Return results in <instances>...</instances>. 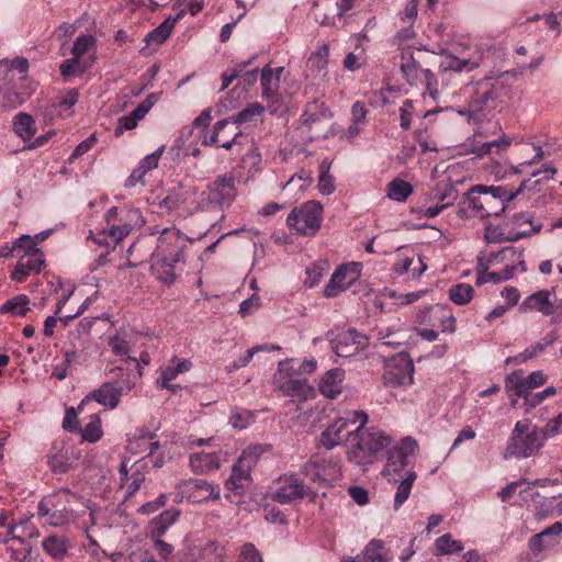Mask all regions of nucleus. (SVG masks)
<instances>
[{
	"label": "nucleus",
	"mask_w": 562,
	"mask_h": 562,
	"mask_svg": "<svg viewBox=\"0 0 562 562\" xmlns=\"http://www.w3.org/2000/svg\"><path fill=\"white\" fill-rule=\"evenodd\" d=\"M513 97L512 79L503 74L484 77L472 86L468 112L474 120H481L495 111H502Z\"/></svg>",
	"instance_id": "1"
},
{
	"label": "nucleus",
	"mask_w": 562,
	"mask_h": 562,
	"mask_svg": "<svg viewBox=\"0 0 562 562\" xmlns=\"http://www.w3.org/2000/svg\"><path fill=\"white\" fill-rule=\"evenodd\" d=\"M541 181L542 179L529 178L522 181L515 191H510L504 186L475 184L468 190L464 196L475 216L481 218L499 216L508 202L525 190L535 189Z\"/></svg>",
	"instance_id": "2"
},
{
	"label": "nucleus",
	"mask_w": 562,
	"mask_h": 562,
	"mask_svg": "<svg viewBox=\"0 0 562 562\" xmlns=\"http://www.w3.org/2000/svg\"><path fill=\"white\" fill-rule=\"evenodd\" d=\"M368 422L364 411H353V462L361 465L375 462L391 445V438L376 426L367 427Z\"/></svg>",
	"instance_id": "3"
},
{
	"label": "nucleus",
	"mask_w": 562,
	"mask_h": 562,
	"mask_svg": "<svg viewBox=\"0 0 562 562\" xmlns=\"http://www.w3.org/2000/svg\"><path fill=\"white\" fill-rule=\"evenodd\" d=\"M266 451L267 446L265 445H255L244 449L233 465L232 474L226 481V487L232 490L248 488L251 482V470Z\"/></svg>",
	"instance_id": "4"
},
{
	"label": "nucleus",
	"mask_w": 562,
	"mask_h": 562,
	"mask_svg": "<svg viewBox=\"0 0 562 562\" xmlns=\"http://www.w3.org/2000/svg\"><path fill=\"white\" fill-rule=\"evenodd\" d=\"M401 72L411 86H424L429 95L437 100L439 97L438 81L429 69L422 68L419 59L413 54H402Z\"/></svg>",
	"instance_id": "5"
},
{
	"label": "nucleus",
	"mask_w": 562,
	"mask_h": 562,
	"mask_svg": "<svg viewBox=\"0 0 562 562\" xmlns=\"http://www.w3.org/2000/svg\"><path fill=\"white\" fill-rule=\"evenodd\" d=\"M322 211L319 203L307 202L292 210L286 217V224L301 235L313 236L319 229Z\"/></svg>",
	"instance_id": "6"
},
{
	"label": "nucleus",
	"mask_w": 562,
	"mask_h": 562,
	"mask_svg": "<svg viewBox=\"0 0 562 562\" xmlns=\"http://www.w3.org/2000/svg\"><path fill=\"white\" fill-rule=\"evenodd\" d=\"M547 375L543 371H533L528 376H524L521 370H516L505 378V391L512 397V405L515 406L517 400L514 397H526L533 389L543 385Z\"/></svg>",
	"instance_id": "7"
},
{
	"label": "nucleus",
	"mask_w": 562,
	"mask_h": 562,
	"mask_svg": "<svg viewBox=\"0 0 562 562\" xmlns=\"http://www.w3.org/2000/svg\"><path fill=\"white\" fill-rule=\"evenodd\" d=\"M407 467V458L403 452L392 449L389 453L387 463L383 470V475L389 482L397 485V492H411L412 485L416 480V473L413 471H404Z\"/></svg>",
	"instance_id": "8"
},
{
	"label": "nucleus",
	"mask_w": 562,
	"mask_h": 562,
	"mask_svg": "<svg viewBox=\"0 0 562 562\" xmlns=\"http://www.w3.org/2000/svg\"><path fill=\"white\" fill-rule=\"evenodd\" d=\"M351 8V0H322L314 1L312 14L322 25L345 26L347 20L345 12Z\"/></svg>",
	"instance_id": "9"
},
{
	"label": "nucleus",
	"mask_w": 562,
	"mask_h": 562,
	"mask_svg": "<svg viewBox=\"0 0 562 562\" xmlns=\"http://www.w3.org/2000/svg\"><path fill=\"white\" fill-rule=\"evenodd\" d=\"M186 249L187 244L183 234L176 227H165L157 239V247L153 256L184 261Z\"/></svg>",
	"instance_id": "10"
},
{
	"label": "nucleus",
	"mask_w": 562,
	"mask_h": 562,
	"mask_svg": "<svg viewBox=\"0 0 562 562\" xmlns=\"http://www.w3.org/2000/svg\"><path fill=\"white\" fill-rule=\"evenodd\" d=\"M384 380L392 386L411 385L414 381V363L409 355L400 352L385 367Z\"/></svg>",
	"instance_id": "11"
},
{
	"label": "nucleus",
	"mask_w": 562,
	"mask_h": 562,
	"mask_svg": "<svg viewBox=\"0 0 562 562\" xmlns=\"http://www.w3.org/2000/svg\"><path fill=\"white\" fill-rule=\"evenodd\" d=\"M273 383L283 395L296 398L299 402L312 400L316 395L315 389L307 383L306 379H294L279 372Z\"/></svg>",
	"instance_id": "12"
},
{
	"label": "nucleus",
	"mask_w": 562,
	"mask_h": 562,
	"mask_svg": "<svg viewBox=\"0 0 562 562\" xmlns=\"http://www.w3.org/2000/svg\"><path fill=\"white\" fill-rule=\"evenodd\" d=\"M207 188L209 200L221 207L231 205L237 195L236 180L228 173L218 176Z\"/></svg>",
	"instance_id": "13"
},
{
	"label": "nucleus",
	"mask_w": 562,
	"mask_h": 562,
	"mask_svg": "<svg viewBox=\"0 0 562 562\" xmlns=\"http://www.w3.org/2000/svg\"><path fill=\"white\" fill-rule=\"evenodd\" d=\"M543 441L542 432L535 427L524 436L510 437L507 451L517 458H528L542 447Z\"/></svg>",
	"instance_id": "14"
},
{
	"label": "nucleus",
	"mask_w": 562,
	"mask_h": 562,
	"mask_svg": "<svg viewBox=\"0 0 562 562\" xmlns=\"http://www.w3.org/2000/svg\"><path fill=\"white\" fill-rule=\"evenodd\" d=\"M541 228L542 225L540 223L528 231H514L508 222L503 225L488 224L485 227V239L487 243L516 241L539 233Z\"/></svg>",
	"instance_id": "15"
},
{
	"label": "nucleus",
	"mask_w": 562,
	"mask_h": 562,
	"mask_svg": "<svg viewBox=\"0 0 562 562\" xmlns=\"http://www.w3.org/2000/svg\"><path fill=\"white\" fill-rule=\"evenodd\" d=\"M351 437V427L348 419L334 420L321 435L318 445L329 450L342 445Z\"/></svg>",
	"instance_id": "16"
},
{
	"label": "nucleus",
	"mask_w": 562,
	"mask_h": 562,
	"mask_svg": "<svg viewBox=\"0 0 562 562\" xmlns=\"http://www.w3.org/2000/svg\"><path fill=\"white\" fill-rule=\"evenodd\" d=\"M307 474L313 481H318L324 488L334 487L333 482L340 476V465L336 462L322 465L317 458H312L306 465Z\"/></svg>",
	"instance_id": "17"
},
{
	"label": "nucleus",
	"mask_w": 562,
	"mask_h": 562,
	"mask_svg": "<svg viewBox=\"0 0 562 562\" xmlns=\"http://www.w3.org/2000/svg\"><path fill=\"white\" fill-rule=\"evenodd\" d=\"M122 393L123 387L119 386L116 382H105L99 389L91 392L85 400H82L78 409L81 408L86 401L90 400H93L99 404L113 409L119 405Z\"/></svg>",
	"instance_id": "18"
},
{
	"label": "nucleus",
	"mask_w": 562,
	"mask_h": 562,
	"mask_svg": "<svg viewBox=\"0 0 562 562\" xmlns=\"http://www.w3.org/2000/svg\"><path fill=\"white\" fill-rule=\"evenodd\" d=\"M551 292L549 290H540L527 296L519 305L521 313L537 311L543 316H552L555 314L553 301L550 300Z\"/></svg>",
	"instance_id": "19"
},
{
	"label": "nucleus",
	"mask_w": 562,
	"mask_h": 562,
	"mask_svg": "<svg viewBox=\"0 0 562 562\" xmlns=\"http://www.w3.org/2000/svg\"><path fill=\"white\" fill-rule=\"evenodd\" d=\"M71 541L63 535H49L42 541L43 551L55 561H63L70 555Z\"/></svg>",
	"instance_id": "20"
},
{
	"label": "nucleus",
	"mask_w": 562,
	"mask_h": 562,
	"mask_svg": "<svg viewBox=\"0 0 562 562\" xmlns=\"http://www.w3.org/2000/svg\"><path fill=\"white\" fill-rule=\"evenodd\" d=\"M223 452H195L190 454L189 465L194 473H209L211 471L220 469L224 461Z\"/></svg>",
	"instance_id": "21"
},
{
	"label": "nucleus",
	"mask_w": 562,
	"mask_h": 562,
	"mask_svg": "<svg viewBox=\"0 0 562 562\" xmlns=\"http://www.w3.org/2000/svg\"><path fill=\"white\" fill-rule=\"evenodd\" d=\"M183 262L173 258L153 256L151 272L161 283L171 285L178 277V265Z\"/></svg>",
	"instance_id": "22"
},
{
	"label": "nucleus",
	"mask_w": 562,
	"mask_h": 562,
	"mask_svg": "<svg viewBox=\"0 0 562 562\" xmlns=\"http://www.w3.org/2000/svg\"><path fill=\"white\" fill-rule=\"evenodd\" d=\"M532 502L536 508V515L539 518H546L554 515H562V494L550 497L543 494H535Z\"/></svg>",
	"instance_id": "23"
},
{
	"label": "nucleus",
	"mask_w": 562,
	"mask_h": 562,
	"mask_svg": "<svg viewBox=\"0 0 562 562\" xmlns=\"http://www.w3.org/2000/svg\"><path fill=\"white\" fill-rule=\"evenodd\" d=\"M261 97L270 104L279 101V79L271 75V67L265 66L260 71Z\"/></svg>",
	"instance_id": "24"
},
{
	"label": "nucleus",
	"mask_w": 562,
	"mask_h": 562,
	"mask_svg": "<svg viewBox=\"0 0 562 562\" xmlns=\"http://www.w3.org/2000/svg\"><path fill=\"white\" fill-rule=\"evenodd\" d=\"M344 372L340 369L328 370L319 382V392L328 397L336 398L341 392Z\"/></svg>",
	"instance_id": "25"
},
{
	"label": "nucleus",
	"mask_w": 562,
	"mask_h": 562,
	"mask_svg": "<svg viewBox=\"0 0 562 562\" xmlns=\"http://www.w3.org/2000/svg\"><path fill=\"white\" fill-rule=\"evenodd\" d=\"M186 14L184 10H180L179 13L176 16H169L162 23H160L156 29H154L151 32H149L144 41L147 44L156 43L161 44L164 43L171 34L176 23L182 19Z\"/></svg>",
	"instance_id": "26"
},
{
	"label": "nucleus",
	"mask_w": 562,
	"mask_h": 562,
	"mask_svg": "<svg viewBox=\"0 0 562 562\" xmlns=\"http://www.w3.org/2000/svg\"><path fill=\"white\" fill-rule=\"evenodd\" d=\"M226 553L225 547L216 540H211L203 547L194 546L191 554L209 562H223Z\"/></svg>",
	"instance_id": "27"
},
{
	"label": "nucleus",
	"mask_w": 562,
	"mask_h": 562,
	"mask_svg": "<svg viewBox=\"0 0 562 562\" xmlns=\"http://www.w3.org/2000/svg\"><path fill=\"white\" fill-rule=\"evenodd\" d=\"M180 512L175 508L162 512L159 516L151 520L149 537H162L168 528L178 520Z\"/></svg>",
	"instance_id": "28"
},
{
	"label": "nucleus",
	"mask_w": 562,
	"mask_h": 562,
	"mask_svg": "<svg viewBox=\"0 0 562 562\" xmlns=\"http://www.w3.org/2000/svg\"><path fill=\"white\" fill-rule=\"evenodd\" d=\"M13 131L24 142L31 140L36 133L35 120L31 114L20 112L13 119Z\"/></svg>",
	"instance_id": "29"
},
{
	"label": "nucleus",
	"mask_w": 562,
	"mask_h": 562,
	"mask_svg": "<svg viewBox=\"0 0 562 562\" xmlns=\"http://www.w3.org/2000/svg\"><path fill=\"white\" fill-rule=\"evenodd\" d=\"M351 269L350 263H344L337 268L333 273L328 284L324 290V295L327 297L337 296L340 292L345 291L350 282H345L348 270Z\"/></svg>",
	"instance_id": "30"
},
{
	"label": "nucleus",
	"mask_w": 562,
	"mask_h": 562,
	"mask_svg": "<svg viewBox=\"0 0 562 562\" xmlns=\"http://www.w3.org/2000/svg\"><path fill=\"white\" fill-rule=\"evenodd\" d=\"M328 52V45L324 44L317 52L310 56L306 61V69L312 76L323 77L326 75Z\"/></svg>",
	"instance_id": "31"
},
{
	"label": "nucleus",
	"mask_w": 562,
	"mask_h": 562,
	"mask_svg": "<svg viewBox=\"0 0 562 562\" xmlns=\"http://www.w3.org/2000/svg\"><path fill=\"white\" fill-rule=\"evenodd\" d=\"M385 549L384 542L379 539H372L363 551L353 557V562H384Z\"/></svg>",
	"instance_id": "32"
},
{
	"label": "nucleus",
	"mask_w": 562,
	"mask_h": 562,
	"mask_svg": "<svg viewBox=\"0 0 562 562\" xmlns=\"http://www.w3.org/2000/svg\"><path fill=\"white\" fill-rule=\"evenodd\" d=\"M522 250H518L515 247H504L497 252H493L488 256V263H499L506 260L514 261L517 268H520L521 272L526 271L525 261L521 260Z\"/></svg>",
	"instance_id": "33"
},
{
	"label": "nucleus",
	"mask_w": 562,
	"mask_h": 562,
	"mask_svg": "<svg viewBox=\"0 0 562 562\" xmlns=\"http://www.w3.org/2000/svg\"><path fill=\"white\" fill-rule=\"evenodd\" d=\"M70 454H74L72 448L61 449L59 452L48 457V465L54 473H66L72 467Z\"/></svg>",
	"instance_id": "34"
},
{
	"label": "nucleus",
	"mask_w": 562,
	"mask_h": 562,
	"mask_svg": "<svg viewBox=\"0 0 562 562\" xmlns=\"http://www.w3.org/2000/svg\"><path fill=\"white\" fill-rule=\"evenodd\" d=\"M30 299L25 294L16 295L5 301L0 306L1 314H10L13 316H24L29 311Z\"/></svg>",
	"instance_id": "35"
},
{
	"label": "nucleus",
	"mask_w": 562,
	"mask_h": 562,
	"mask_svg": "<svg viewBox=\"0 0 562 562\" xmlns=\"http://www.w3.org/2000/svg\"><path fill=\"white\" fill-rule=\"evenodd\" d=\"M265 112V106L258 102L248 104L245 109L239 111L236 115L229 117V122L236 125L257 121Z\"/></svg>",
	"instance_id": "36"
},
{
	"label": "nucleus",
	"mask_w": 562,
	"mask_h": 562,
	"mask_svg": "<svg viewBox=\"0 0 562 562\" xmlns=\"http://www.w3.org/2000/svg\"><path fill=\"white\" fill-rule=\"evenodd\" d=\"M316 369V361L304 360L297 367L293 360H283L279 362L278 370L281 374L293 376L294 374L311 373Z\"/></svg>",
	"instance_id": "37"
},
{
	"label": "nucleus",
	"mask_w": 562,
	"mask_h": 562,
	"mask_svg": "<svg viewBox=\"0 0 562 562\" xmlns=\"http://www.w3.org/2000/svg\"><path fill=\"white\" fill-rule=\"evenodd\" d=\"M440 70L461 72L463 70H472L476 67L475 63H471L470 59H460L451 54H445L440 61Z\"/></svg>",
	"instance_id": "38"
},
{
	"label": "nucleus",
	"mask_w": 562,
	"mask_h": 562,
	"mask_svg": "<svg viewBox=\"0 0 562 562\" xmlns=\"http://www.w3.org/2000/svg\"><path fill=\"white\" fill-rule=\"evenodd\" d=\"M435 549L437 554L447 555L463 551V544L453 539L450 533H445L436 539Z\"/></svg>",
	"instance_id": "39"
},
{
	"label": "nucleus",
	"mask_w": 562,
	"mask_h": 562,
	"mask_svg": "<svg viewBox=\"0 0 562 562\" xmlns=\"http://www.w3.org/2000/svg\"><path fill=\"white\" fill-rule=\"evenodd\" d=\"M413 193L411 183L402 179H394L387 184V196L394 201H405Z\"/></svg>",
	"instance_id": "40"
},
{
	"label": "nucleus",
	"mask_w": 562,
	"mask_h": 562,
	"mask_svg": "<svg viewBox=\"0 0 562 562\" xmlns=\"http://www.w3.org/2000/svg\"><path fill=\"white\" fill-rule=\"evenodd\" d=\"M474 289L468 283H458L452 285L449 290V299L458 304L465 305L473 297Z\"/></svg>",
	"instance_id": "41"
},
{
	"label": "nucleus",
	"mask_w": 562,
	"mask_h": 562,
	"mask_svg": "<svg viewBox=\"0 0 562 562\" xmlns=\"http://www.w3.org/2000/svg\"><path fill=\"white\" fill-rule=\"evenodd\" d=\"M328 270V262L325 260H319L314 263H312L310 267L306 268V279L304 280V284L308 288L316 286L324 274Z\"/></svg>",
	"instance_id": "42"
},
{
	"label": "nucleus",
	"mask_w": 562,
	"mask_h": 562,
	"mask_svg": "<svg viewBox=\"0 0 562 562\" xmlns=\"http://www.w3.org/2000/svg\"><path fill=\"white\" fill-rule=\"evenodd\" d=\"M81 437L85 441L88 442H97L101 439L103 432L101 429V420L98 416L92 415L91 420L85 426V428L79 430Z\"/></svg>",
	"instance_id": "43"
},
{
	"label": "nucleus",
	"mask_w": 562,
	"mask_h": 562,
	"mask_svg": "<svg viewBox=\"0 0 562 562\" xmlns=\"http://www.w3.org/2000/svg\"><path fill=\"white\" fill-rule=\"evenodd\" d=\"M370 42L369 37L364 33H360L356 37V44L353 46V70L362 67L367 63L366 47Z\"/></svg>",
	"instance_id": "44"
},
{
	"label": "nucleus",
	"mask_w": 562,
	"mask_h": 562,
	"mask_svg": "<svg viewBox=\"0 0 562 562\" xmlns=\"http://www.w3.org/2000/svg\"><path fill=\"white\" fill-rule=\"evenodd\" d=\"M318 190L324 195H329L334 192V178L329 173V164L326 160H323L319 165V179H318Z\"/></svg>",
	"instance_id": "45"
},
{
	"label": "nucleus",
	"mask_w": 562,
	"mask_h": 562,
	"mask_svg": "<svg viewBox=\"0 0 562 562\" xmlns=\"http://www.w3.org/2000/svg\"><path fill=\"white\" fill-rule=\"evenodd\" d=\"M303 482L296 475L284 474L277 480L274 492H286L288 488H292L293 492H303Z\"/></svg>",
	"instance_id": "46"
},
{
	"label": "nucleus",
	"mask_w": 562,
	"mask_h": 562,
	"mask_svg": "<svg viewBox=\"0 0 562 562\" xmlns=\"http://www.w3.org/2000/svg\"><path fill=\"white\" fill-rule=\"evenodd\" d=\"M254 422V414L247 409L235 408L232 411L229 424L235 429H245Z\"/></svg>",
	"instance_id": "47"
},
{
	"label": "nucleus",
	"mask_w": 562,
	"mask_h": 562,
	"mask_svg": "<svg viewBox=\"0 0 562 562\" xmlns=\"http://www.w3.org/2000/svg\"><path fill=\"white\" fill-rule=\"evenodd\" d=\"M192 363L190 360L183 359L176 366H168L160 371V381L175 380L180 373L187 372L191 369Z\"/></svg>",
	"instance_id": "48"
},
{
	"label": "nucleus",
	"mask_w": 562,
	"mask_h": 562,
	"mask_svg": "<svg viewBox=\"0 0 562 562\" xmlns=\"http://www.w3.org/2000/svg\"><path fill=\"white\" fill-rule=\"evenodd\" d=\"M177 488L183 490V492H198L200 490H205L206 492H214L215 486L207 483L203 479H188L180 481L177 485Z\"/></svg>",
	"instance_id": "49"
},
{
	"label": "nucleus",
	"mask_w": 562,
	"mask_h": 562,
	"mask_svg": "<svg viewBox=\"0 0 562 562\" xmlns=\"http://www.w3.org/2000/svg\"><path fill=\"white\" fill-rule=\"evenodd\" d=\"M458 195V190L451 183H446L437 187L435 198L448 207L457 201Z\"/></svg>",
	"instance_id": "50"
},
{
	"label": "nucleus",
	"mask_w": 562,
	"mask_h": 562,
	"mask_svg": "<svg viewBox=\"0 0 562 562\" xmlns=\"http://www.w3.org/2000/svg\"><path fill=\"white\" fill-rule=\"evenodd\" d=\"M144 464L136 462L133 465V472L126 481V492H138L142 488V484L145 481V475L142 473Z\"/></svg>",
	"instance_id": "51"
},
{
	"label": "nucleus",
	"mask_w": 562,
	"mask_h": 562,
	"mask_svg": "<svg viewBox=\"0 0 562 562\" xmlns=\"http://www.w3.org/2000/svg\"><path fill=\"white\" fill-rule=\"evenodd\" d=\"M491 263H488V261L484 265L482 262V259L479 258V268L480 269L477 270L476 281H475V283L477 285H482L487 282H493V283L502 282V278H499V274L497 271H487Z\"/></svg>",
	"instance_id": "52"
},
{
	"label": "nucleus",
	"mask_w": 562,
	"mask_h": 562,
	"mask_svg": "<svg viewBox=\"0 0 562 562\" xmlns=\"http://www.w3.org/2000/svg\"><path fill=\"white\" fill-rule=\"evenodd\" d=\"M532 217L533 215L530 212H520L515 214L508 223L514 231H528L537 225L533 224Z\"/></svg>",
	"instance_id": "53"
},
{
	"label": "nucleus",
	"mask_w": 562,
	"mask_h": 562,
	"mask_svg": "<svg viewBox=\"0 0 562 562\" xmlns=\"http://www.w3.org/2000/svg\"><path fill=\"white\" fill-rule=\"evenodd\" d=\"M95 44V38L92 35H81L77 37L74 43L71 53L79 60L81 57Z\"/></svg>",
	"instance_id": "54"
},
{
	"label": "nucleus",
	"mask_w": 562,
	"mask_h": 562,
	"mask_svg": "<svg viewBox=\"0 0 562 562\" xmlns=\"http://www.w3.org/2000/svg\"><path fill=\"white\" fill-rule=\"evenodd\" d=\"M557 394V389L554 386H548L543 391L538 392L533 395H526L524 398V405L527 407V411L535 408L539 404H541L547 397L553 396Z\"/></svg>",
	"instance_id": "55"
},
{
	"label": "nucleus",
	"mask_w": 562,
	"mask_h": 562,
	"mask_svg": "<svg viewBox=\"0 0 562 562\" xmlns=\"http://www.w3.org/2000/svg\"><path fill=\"white\" fill-rule=\"evenodd\" d=\"M250 64V60L243 61L236 65L234 68L226 69L222 76V86L220 91H224L228 86L233 82L234 79L238 78L241 72L247 68V66Z\"/></svg>",
	"instance_id": "56"
},
{
	"label": "nucleus",
	"mask_w": 562,
	"mask_h": 562,
	"mask_svg": "<svg viewBox=\"0 0 562 562\" xmlns=\"http://www.w3.org/2000/svg\"><path fill=\"white\" fill-rule=\"evenodd\" d=\"M0 102L4 109L12 110L21 106L24 103V98L12 89H5L1 92Z\"/></svg>",
	"instance_id": "57"
},
{
	"label": "nucleus",
	"mask_w": 562,
	"mask_h": 562,
	"mask_svg": "<svg viewBox=\"0 0 562 562\" xmlns=\"http://www.w3.org/2000/svg\"><path fill=\"white\" fill-rule=\"evenodd\" d=\"M228 124H229L228 119H223V120L216 122L213 127L212 134L210 136L205 135L203 137L202 145L203 146H213V145L218 146V144L221 142V134L224 132V130L226 128V126Z\"/></svg>",
	"instance_id": "58"
},
{
	"label": "nucleus",
	"mask_w": 562,
	"mask_h": 562,
	"mask_svg": "<svg viewBox=\"0 0 562 562\" xmlns=\"http://www.w3.org/2000/svg\"><path fill=\"white\" fill-rule=\"evenodd\" d=\"M36 246H37L36 245V240H34L32 238V236H30V235H22L21 237H19L13 243V247L11 249V252L21 249V250H24V255L23 256H27V255L33 254V250H41Z\"/></svg>",
	"instance_id": "59"
},
{
	"label": "nucleus",
	"mask_w": 562,
	"mask_h": 562,
	"mask_svg": "<svg viewBox=\"0 0 562 562\" xmlns=\"http://www.w3.org/2000/svg\"><path fill=\"white\" fill-rule=\"evenodd\" d=\"M164 151H165V146L161 145L154 153L145 156L140 160L138 167L142 168L145 171V173H147L148 171L157 168L159 159H160V157H161Z\"/></svg>",
	"instance_id": "60"
},
{
	"label": "nucleus",
	"mask_w": 562,
	"mask_h": 562,
	"mask_svg": "<svg viewBox=\"0 0 562 562\" xmlns=\"http://www.w3.org/2000/svg\"><path fill=\"white\" fill-rule=\"evenodd\" d=\"M23 257L26 268L32 272H40L45 265L44 254L42 250H33V254Z\"/></svg>",
	"instance_id": "61"
},
{
	"label": "nucleus",
	"mask_w": 562,
	"mask_h": 562,
	"mask_svg": "<svg viewBox=\"0 0 562 562\" xmlns=\"http://www.w3.org/2000/svg\"><path fill=\"white\" fill-rule=\"evenodd\" d=\"M97 143L95 134H91L88 138L83 139L71 153L68 161L71 164L80 156L88 153Z\"/></svg>",
	"instance_id": "62"
},
{
	"label": "nucleus",
	"mask_w": 562,
	"mask_h": 562,
	"mask_svg": "<svg viewBox=\"0 0 562 562\" xmlns=\"http://www.w3.org/2000/svg\"><path fill=\"white\" fill-rule=\"evenodd\" d=\"M238 562H262V558L256 547L248 542L244 544Z\"/></svg>",
	"instance_id": "63"
},
{
	"label": "nucleus",
	"mask_w": 562,
	"mask_h": 562,
	"mask_svg": "<svg viewBox=\"0 0 562 562\" xmlns=\"http://www.w3.org/2000/svg\"><path fill=\"white\" fill-rule=\"evenodd\" d=\"M562 430V414H559L555 418L548 422L546 427L540 431L544 439L553 437Z\"/></svg>",
	"instance_id": "64"
}]
</instances>
